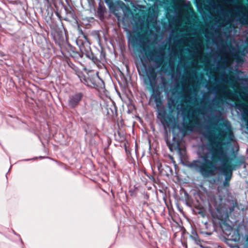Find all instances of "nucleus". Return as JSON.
<instances>
[{
  "mask_svg": "<svg viewBox=\"0 0 248 248\" xmlns=\"http://www.w3.org/2000/svg\"><path fill=\"white\" fill-rule=\"evenodd\" d=\"M206 149L209 152L199 155L198 159L191 162L188 167L204 177L214 176L216 171L219 170L225 176L224 186H229L233 168L232 166L227 165L229 157L223 150L222 143L213 141L207 145Z\"/></svg>",
  "mask_w": 248,
  "mask_h": 248,
  "instance_id": "1",
  "label": "nucleus"
},
{
  "mask_svg": "<svg viewBox=\"0 0 248 248\" xmlns=\"http://www.w3.org/2000/svg\"><path fill=\"white\" fill-rule=\"evenodd\" d=\"M185 108L182 109L183 116V124L184 126L190 130H193L199 121V114H203L202 112V108H193L190 107L188 109L187 114L185 113Z\"/></svg>",
  "mask_w": 248,
  "mask_h": 248,
  "instance_id": "2",
  "label": "nucleus"
},
{
  "mask_svg": "<svg viewBox=\"0 0 248 248\" xmlns=\"http://www.w3.org/2000/svg\"><path fill=\"white\" fill-rule=\"evenodd\" d=\"M144 73L145 75L142 77L143 81L145 85L149 87L154 92L157 81L155 69L153 66H148L145 68Z\"/></svg>",
  "mask_w": 248,
  "mask_h": 248,
  "instance_id": "3",
  "label": "nucleus"
},
{
  "mask_svg": "<svg viewBox=\"0 0 248 248\" xmlns=\"http://www.w3.org/2000/svg\"><path fill=\"white\" fill-rule=\"evenodd\" d=\"M147 35V31H144L142 33L136 32V34H133L131 36L129 40L133 46H139L143 51H145L146 45L151 44L150 40L146 38Z\"/></svg>",
  "mask_w": 248,
  "mask_h": 248,
  "instance_id": "4",
  "label": "nucleus"
},
{
  "mask_svg": "<svg viewBox=\"0 0 248 248\" xmlns=\"http://www.w3.org/2000/svg\"><path fill=\"white\" fill-rule=\"evenodd\" d=\"M216 128L218 132L217 138H225L232 133L231 124L228 121H225L222 124H217Z\"/></svg>",
  "mask_w": 248,
  "mask_h": 248,
  "instance_id": "5",
  "label": "nucleus"
},
{
  "mask_svg": "<svg viewBox=\"0 0 248 248\" xmlns=\"http://www.w3.org/2000/svg\"><path fill=\"white\" fill-rule=\"evenodd\" d=\"M174 129H172L173 138L171 141H169L168 138H165V141L170 150L171 152L177 151L179 154L181 153L180 143L181 139L176 134H174Z\"/></svg>",
  "mask_w": 248,
  "mask_h": 248,
  "instance_id": "6",
  "label": "nucleus"
},
{
  "mask_svg": "<svg viewBox=\"0 0 248 248\" xmlns=\"http://www.w3.org/2000/svg\"><path fill=\"white\" fill-rule=\"evenodd\" d=\"M157 117L160 120L164 126L168 128L174 124L173 117L171 115H168L166 109L157 112Z\"/></svg>",
  "mask_w": 248,
  "mask_h": 248,
  "instance_id": "7",
  "label": "nucleus"
},
{
  "mask_svg": "<svg viewBox=\"0 0 248 248\" xmlns=\"http://www.w3.org/2000/svg\"><path fill=\"white\" fill-rule=\"evenodd\" d=\"M147 56L150 60L153 61L156 63L157 67H160L165 57L164 48L163 47L159 48L158 55L157 58H153L152 51L149 52Z\"/></svg>",
  "mask_w": 248,
  "mask_h": 248,
  "instance_id": "8",
  "label": "nucleus"
},
{
  "mask_svg": "<svg viewBox=\"0 0 248 248\" xmlns=\"http://www.w3.org/2000/svg\"><path fill=\"white\" fill-rule=\"evenodd\" d=\"M189 42L192 46H194V49L197 50L192 56V58H195L197 54H201L204 48V46L202 40L200 39L192 37Z\"/></svg>",
  "mask_w": 248,
  "mask_h": 248,
  "instance_id": "9",
  "label": "nucleus"
},
{
  "mask_svg": "<svg viewBox=\"0 0 248 248\" xmlns=\"http://www.w3.org/2000/svg\"><path fill=\"white\" fill-rule=\"evenodd\" d=\"M83 96V93H77L70 95L68 100L69 106L71 108L77 107L81 100Z\"/></svg>",
  "mask_w": 248,
  "mask_h": 248,
  "instance_id": "10",
  "label": "nucleus"
},
{
  "mask_svg": "<svg viewBox=\"0 0 248 248\" xmlns=\"http://www.w3.org/2000/svg\"><path fill=\"white\" fill-rule=\"evenodd\" d=\"M153 98L155 103L157 113L165 109L163 105L162 100L159 93H156L155 94L153 95Z\"/></svg>",
  "mask_w": 248,
  "mask_h": 248,
  "instance_id": "11",
  "label": "nucleus"
},
{
  "mask_svg": "<svg viewBox=\"0 0 248 248\" xmlns=\"http://www.w3.org/2000/svg\"><path fill=\"white\" fill-rule=\"evenodd\" d=\"M222 80H225L226 82H228L230 84L233 86H236L237 83L236 80H240V79L238 78V76H230L228 77L227 74H223L222 75Z\"/></svg>",
  "mask_w": 248,
  "mask_h": 248,
  "instance_id": "12",
  "label": "nucleus"
},
{
  "mask_svg": "<svg viewBox=\"0 0 248 248\" xmlns=\"http://www.w3.org/2000/svg\"><path fill=\"white\" fill-rule=\"evenodd\" d=\"M64 10H65V11L66 13V17L65 18V19H71L75 20L76 19L77 16L75 13V12L70 6L68 5L67 6H65Z\"/></svg>",
  "mask_w": 248,
  "mask_h": 248,
  "instance_id": "13",
  "label": "nucleus"
},
{
  "mask_svg": "<svg viewBox=\"0 0 248 248\" xmlns=\"http://www.w3.org/2000/svg\"><path fill=\"white\" fill-rule=\"evenodd\" d=\"M113 13L118 20H120L122 16L124 15V9L119 6L114 7Z\"/></svg>",
  "mask_w": 248,
  "mask_h": 248,
  "instance_id": "14",
  "label": "nucleus"
},
{
  "mask_svg": "<svg viewBox=\"0 0 248 248\" xmlns=\"http://www.w3.org/2000/svg\"><path fill=\"white\" fill-rule=\"evenodd\" d=\"M235 15L239 16V17L237 19V20L240 21L243 23H248V20L247 19L248 16L246 12H240L238 11L236 12Z\"/></svg>",
  "mask_w": 248,
  "mask_h": 248,
  "instance_id": "15",
  "label": "nucleus"
},
{
  "mask_svg": "<svg viewBox=\"0 0 248 248\" xmlns=\"http://www.w3.org/2000/svg\"><path fill=\"white\" fill-rule=\"evenodd\" d=\"M221 92L222 93L221 97L224 98L230 97L233 93L232 92L228 90L227 87L225 85L221 86Z\"/></svg>",
  "mask_w": 248,
  "mask_h": 248,
  "instance_id": "16",
  "label": "nucleus"
},
{
  "mask_svg": "<svg viewBox=\"0 0 248 248\" xmlns=\"http://www.w3.org/2000/svg\"><path fill=\"white\" fill-rule=\"evenodd\" d=\"M106 12V8L105 6L99 4L98 8L97 10V14L100 19H102L104 17L105 13Z\"/></svg>",
  "mask_w": 248,
  "mask_h": 248,
  "instance_id": "17",
  "label": "nucleus"
},
{
  "mask_svg": "<svg viewBox=\"0 0 248 248\" xmlns=\"http://www.w3.org/2000/svg\"><path fill=\"white\" fill-rule=\"evenodd\" d=\"M192 235L191 238L194 241L195 243L199 245L201 243V240L196 232H192Z\"/></svg>",
  "mask_w": 248,
  "mask_h": 248,
  "instance_id": "18",
  "label": "nucleus"
},
{
  "mask_svg": "<svg viewBox=\"0 0 248 248\" xmlns=\"http://www.w3.org/2000/svg\"><path fill=\"white\" fill-rule=\"evenodd\" d=\"M196 77V70H192V73L188 74L186 76V78L188 79L189 80H192L194 78Z\"/></svg>",
  "mask_w": 248,
  "mask_h": 248,
  "instance_id": "19",
  "label": "nucleus"
},
{
  "mask_svg": "<svg viewBox=\"0 0 248 248\" xmlns=\"http://www.w3.org/2000/svg\"><path fill=\"white\" fill-rule=\"evenodd\" d=\"M233 57L234 58H235L236 60V61L237 62H239V61H241V58L240 56L237 52L234 53L233 54Z\"/></svg>",
  "mask_w": 248,
  "mask_h": 248,
  "instance_id": "20",
  "label": "nucleus"
},
{
  "mask_svg": "<svg viewBox=\"0 0 248 248\" xmlns=\"http://www.w3.org/2000/svg\"><path fill=\"white\" fill-rule=\"evenodd\" d=\"M206 137L210 140H212L213 138H215V136L212 133L209 132L206 135Z\"/></svg>",
  "mask_w": 248,
  "mask_h": 248,
  "instance_id": "21",
  "label": "nucleus"
},
{
  "mask_svg": "<svg viewBox=\"0 0 248 248\" xmlns=\"http://www.w3.org/2000/svg\"><path fill=\"white\" fill-rule=\"evenodd\" d=\"M235 7L237 9H242V10H244L245 9V7L244 5H238L237 4H236L235 5Z\"/></svg>",
  "mask_w": 248,
  "mask_h": 248,
  "instance_id": "22",
  "label": "nucleus"
},
{
  "mask_svg": "<svg viewBox=\"0 0 248 248\" xmlns=\"http://www.w3.org/2000/svg\"><path fill=\"white\" fill-rule=\"evenodd\" d=\"M197 7L202 8V2L201 0H196Z\"/></svg>",
  "mask_w": 248,
  "mask_h": 248,
  "instance_id": "23",
  "label": "nucleus"
},
{
  "mask_svg": "<svg viewBox=\"0 0 248 248\" xmlns=\"http://www.w3.org/2000/svg\"><path fill=\"white\" fill-rule=\"evenodd\" d=\"M106 3L108 5H110L112 3L113 0H105Z\"/></svg>",
  "mask_w": 248,
  "mask_h": 248,
  "instance_id": "24",
  "label": "nucleus"
},
{
  "mask_svg": "<svg viewBox=\"0 0 248 248\" xmlns=\"http://www.w3.org/2000/svg\"><path fill=\"white\" fill-rule=\"evenodd\" d=\"M241 97L242 98V99L245 101H247L248 100V97H247V96L245 95H241Z\"/></svg>",
  "mask_w": 248,
  "mask_h": 248,
  "instance_id": "25",
  "label": "nucleus"
},
{
  "mask_svg": "<svg viewBox=\"0 0 248 248\" xmlns=\"http://www.w3.org/2000/svg\"><path fill=\"white\" fill-rule=\"evenodd\" d=\"M210 4L212 7H215L216 6L214 1H211Z\"/></svg>",
  "mask_w": 248,
  "mask_h": 248,
  "instance_id": "26",
  "label": "nucleus"
},
{
  "mask_svg": "<svg viewBox=\"0 0 248 248\" xmlns=\"http://www.w3.org/2000/svg\"><path fill=\"white\" fill-rule=\"evenodd\" d=\"M245 43L246 44V48L248 49V39H247Z\"/></svg>",
  "mask_w": 248,
  "mask_h": 248,
  "instance_id": "27",
  "label": "nucleus"
},
{
  "mask_svg": "<svg viewBox=\"0 0 248 248\" xmlns=\"http://www.w3.org/2000/svg\"><path fill=\"white\" fill-rule=\"evenodd\" d=\"M226 21L227 22H231V20L230 18H226Z\"/></svg>",
  "mask_w": 248,
  "mask_h": 248,
  "instance_id": "28",
  "label": "nucleus"
},
{
  "mask_svg": "<svg viewBox=\"0 0 248 248\" xmlns=\"http://www.w3.org/2000/svg\"><path fill=\"white\" fill-rule=\"evenodd\" d=\"M86 85L88 86H92L91 85L89 84V83L88 82V81L87 80H86Z\"/></svg>",
  "mask_w": 248,
  "mask_h": 248,
  "instance_id": "29",
  "label": "nucleus"
},
{
  "mask_svg": "<svg viewBox=\"0 0 248 248\" xmlns=\"http://www.w3.org/2000/svg\"><path fill=\"white\" fill-rule=\"evenodd\" d=\"M129 192H130V193H131V196H134V195H135V194H134V193H132V192L131 190H129Z\"/></svg>",
  "mask_w": 248,
  "mask_h": 248,
  "instance_id": "30",
  "label": "nucleus"
},
{
  "mask_svg": "<svg viewBox=\"0 0 248 248\" xmlns=\"http://www.w3.org/2000/svg\"><path fill=\"white\" fill-rule=\"evenodd\" d=\"M245 51V48L244 49L243 52L241 53V54L242 55H245V53H244V51Z\"/></svg>",
  "mask_w": 248,
  "mask_h": 248,
  "instance_id": "31",
  "label": "nucleus"
},
{
  "mask_svg": "<svg viewBox=\"0 0 248 248\" xmlns=\"http://www.w3.org/2000/svg\"><path fill=\"white\" fill-rule=\"evenodd\" d=\"M214 90L215 91V93H217V88L216 87L214 88Z\"/></svg>",
  "mask_w": 248,
  "mask_h": 248,
  "instance_id": "32",
  "label": "nucleus"
},
{
  "mask_svg": "<svg viewBox=\"0 0 248 248\" xmlns=\"http://www.w3.org/2000/svg\"><path fill=\"white\" fill-rule=\"evenodd\" d=\"M169 64L170 65H171V62L170 61V62H169Z\"/></svg>",
  "mask_w": 248,
  "mask_h": 248,
  "instance_id": "33",
  "label": "nucleus"
},
{
  "mask_svg": "<svg viewBox=\"0 0 248 248\" xmlns=\"http://www.w3.org/2000/svg\"><path fill=\"white\" fill-rule=\"evenodd\" d=\"M192 100V97H190V98H189V100Z\"/></svg>",
  "mask_w": 248,
  "mask_h": 248,
  "instance_id": "34",
  "label": "nucleus"
},
{
  "mask_svg": "<svg viewBox=\"0 0 248 248\" xmlns=\"http://www.w3.org/2000/svg\"><path fill=\"white\" fill-rule=\"evenodd\" d=\"M221 8H222V7L221 6H219Z\"/></svg>",
  "mask_w": 248,
  "mask_h": 248,
  "instance_id": "35",
  "label": "nucleus"
},
{
  "mask_svg": "<svg viewBox=\"0 0 248 248\" xmlns=\"http://www.w3.org/2000/svg\"><path fill=\"white\" fill-rule=\"evenodd\" d=\"M139 73L140 74V71L138 70Z\"/></svg>",
  "mask_w": 248,
  "mask_h": 248,
  "instance_id": "36",
  "label": "nucleus"
}]
</instances>
